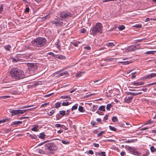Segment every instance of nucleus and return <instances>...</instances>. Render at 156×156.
I'll return each mask as SVG.
<instances>
[{
	"instance_id": "f257e3e1",
	"label": "nucleus",
	"mask_w": 156,
	"mask_h": 156,
	"mask_svg": "<svg viewBox=\"0 0 156 156\" xmlns=\"http://www.w3.org/2000/svg\"><path fill=\"white\" fill-rule=\"evenodd\" d=\"M58 147L53 143H49L46 144L44 146V150L37 149L36 151L41 154H46L47 155L53 154L55 151L57 150Z\"/></svg>"
},
{
	"instance_id": "f03ea898",
	"label": "nucleus",
	"mask_w": 156,
	"mask_h": 156,
	"mask_svg": "<svg viewBox=\"0 0 156 156\" xmlns=\"http://www.w3.org/2000/svg\"><path fill=\"white\" fill-rule=\"evenodd\" d=\"M10 74L13 78L16 80L22 79L25 77L23 71L17 68L12 69L10 72Z\"/></svg>"
},
{
	"instance_id": "7ed1b4c3",
	"label": "nucleus",
	"mask_w": 156,
	"mask_h": 156,
	"mask_svg": "<svg viewBox=\"0 0 156 156\" xmlns=\"http://www.w3.org/2000/svg\"><path fill=\"white\" fill-rule=\"evenodd\" d=\"M32 44L37 47L44 46L46 44V40L42 37H38L32 41Z\"/></svg>"
},
{
	"instance_id": "20e7f679",
	"label": "nucleus",
	"mask_w": 156,
	"mask_h": 156,
	"mask_svg": "<svg viewBox=\"0 0 156 156\" xmlns=\"http://www.w3.org/2000/svg\"><path fill=\"white\" fill-rule=\"evenodd\" d=\"M38 63H27L28 69L27 70V72L29 74L33 75L37 69L38 67Z\"/></svg>"
},
{
	"instance_id": "39448f33",
	"label": "nucleus",
	"mask_w": 156,
	"mask_h": 156,
	"mask_svg": "<svg viewBox=\"0 0 156 156\" xmlns=\"http://www.w3.org/2000/svg\"><path fill=\"white\" fill-rule=\"evenodd\" d=\"M103 26L101 23H98L94 27L92 30L91 34L94 36L98 33L101 34L102 32Z\"/></svg>"
},
{
	"instance_id": "423d86ee",
	"label": "nucleus",
	"mask_w": 156,
	"mask_h": 156,
	"mask_svg": "<svg viewBox=\"0 0 156 156\" xmlns=\"http://www.w3.org/2000/svg\"><path fill=\"white\" fill-rule=\"evenodd\" d=\"M60 15L61 18L66 20L67 19H68L69 17L72 16L73 14L69 12L63 11L60 13Z\"/></svg>"
},
{
	"instance_id": "0eeeda50",
	"label": "nucleus",
	"mask_w": 156,
	"mask_h": 156,
	"mask_svg": "<svg viewBox=\"0 0 156 156\" xmlns=\"http://www.w3.org/2000/svg\"><path fill=\"white\" fill-rule=\"evenodd\" d=\"M155 76H156V73H152L150 74L145 76L144 78V79H151Z\"/></svg>"
},
{
	"instance_id": "6e6552de",
	"label": "nucleus",
	"mask_w": 156,
	"mask_h": 156,
	"mask_svg": "<svg viewBox=\"0 0 156 156\" xmlns=\"http://www.w3.org/2000/svg\"><path fill=\"white\" fill-rule=\"evenodd\" d=\"M133 97L131 96L129 97H126L124 98L125 101L128 103H129L131 101V100L133 98Z\"/></svg>"
},
{
	"instance_id": "1a4fd4ad",
	"label": "nucleus",
	"mask_w": 156,
	"mask_h": 156,
	"mask_svg": "<svg viewBox=\"0 0 156 156\" xmlns=\"http://www.w3.org/2000/svg\"><path fill=\"white\" fill-rule=\"evenodd\" d=\"M10 112L12 113V115H19V110H13L10 111Z\"/></svg>"
},
{
	"instance_id": "9d476101",
	"label": "nucleus",
	"mask_w": 156,
	"mask_h": 156,
	"mask_svg": "<svg viewBox=\"0 0 156 156\" xmlns=\"http://www.w3.org/2000/svg\"><path fill=\"white\" fill-rule=\"evenodd\" d=\"M144 84V83L143 82H132L131 83V84L135 86H139L140 85H142Z\"/></svg>"
},
{
	"instance_id": "9b49d317",
	"label": "nucleus",
	"mask_w": 156,
	"mask_h": 156,
	"mask_svg": "<svg viewBox=\"0 0 156 156\" xmlns=\"http://www.w3.org/2000/svg\"><path fill=\"white\" fill-rule=\"evenodd\" d=\"M83 72H78L76 74V77L77 78L81 77L84 73Z\"/></svg>"
},
{
	"instance_id": "f8f14e48",
	"label": "nucleus",
	"mask_w": 156,
	"mask_h": 156,
	"mask_svg": "<svg viewBox=\"0 0 156 156\" xmlns=\"http://www.w3.org/2000/svg\"><path fill=\"white\" fill-rule=\"evenodd\" d=\"M138 49V48H136L135 46H134L133 45L130 46L129 48V50L130 51H134Z\"/></svg>"
},
{
	"instance_id": "ddd939ff",
	"label": "nucleus",
	"mask_w": 156,
	"mask_h": 156,
	"mask_svg": "<svg viewBox=\"0 0 156 156\" xmlns=\"http://www.w3.org/2000/svg\"><path fill=\"white\" fill-rule=\"evenodd\" d=\"M69 74V73L67 71H65L62 73H60L59 74V76H67Z\"/></svg>"
},
{
	"instance_id": "4468645a",
	"label": "nucleus",
	"mask_w": 156,
	"mask_h": 156,
	"mask_svg": "<svg viewBox=\"0 0 156 156\" xmlns=\"http://www.w3.org/2000/svg\"><path fill=\"white\" fill-rule=\"evenodd\" d=\"M130 63H131V62H129L128 61H124V62L121 61V62H118V63H122L124 65H128Z\"/></svg>"
},
{
	"instance_id": "2eb2a0df",
	"label": "nucleus",
	"mask_w": 156,
	"mask_h": 156,
	"mask_svg": "<svg viewBox=\"0 0 156 156\" xmlns=\"http://www.w3.org/2000/svg\"><path fill=\"white\" fill-rule=\"evenodd\" d=\"M45 136L46 135L44 133H41L40 134L38 137L40 139H43L44 138Z\"/></svg>"
},
{
	"instance_id": "dca6fc26",
	"label": "nucleus",
	"mask_w": 156,
	"mask_h": 156,
	"mask_svg": "<svg viewBox=\"0 0 156 156\" xmlns=\"http://www.w3.org/2000/svg\"><path fill=\"white\" fill-rule=\"evenodd\" d=\"M105 106L104 105H101L98 108V110H100V111H103L104 112L105 111Z\"/></svg>"
},
{
	"instance_id": "f3484780",
	"label": "nucleus",
	"mask_w": 156,
	"mask_h": 156,
	"mask_svg": "<svg viewBox=\"0 0 156 156\" xmlns=\"http://www.w3.org/2000/svg\"><path fill=\"white\" fill-rule=\"evenodd\" d=\"M4 48L7 51H10L11 46L9 45H6L4 46Z\"/></svg>"
},
{
	"instance_id": "a211bd4d",
	"label": "nucleus",
	"mask_w": 156,
	"mask_h": 156,
	"mask_svg": "<svg viewBox=\"0 0 156 156\" xmlns=\"http://www.w3.org/2000/svg\"><path fill=\"white\" fill-rule=\"evenodd\" d=\"M107 45L108 47H112L114 46L115 44L112 42H109L107 44Z\"/></svg>"
},
{
	"instance_id": "6ab92c4d",
	"label": "nucleus",
	"mask_w": 156,
	"mask_h": 156,
	"mask_svg": "<svg viewBox=\"0 0 156 156\" xmlns=\"http://www.w3.org/2000/svg\"><path fill=\"white\" fill-rule=\"evenodd\" d=\"M78 104H75L71 108V111H73V110H76L78 107Z\"/></svg>"
},
{
	"instance_id": "aec40b11",
	"label": "nucleus",
	"mask_w": 156,
	"mask_h": 156,
	"mask_svg": "<svg viewBox=\"0 0 156 156\" xmlns=\"http://www.w3.org/2000/svg\"><path fill=\"white\" fill-rule=\"evenodd\" d=\"M38 127V125H35L33 128L31 129V130L33 131H37V129Z\"/></svg>"
},
{
	"instance_id": "412c9836",
	"label": "nucleus",
	"mask_w": 156,
	"mask_h": 156,
	"mask_svg": "<svg viewBox=\"0 0 156 156\" xmlns=\"http://www.w3.org/2000/svg\"><path fill=\"white\" fill-rule=\"evenodd\" d=\"M61 103L60 102H57L55 104V107L56 108H58L61 106Z\"/></svg>"
},
{
	"instance_id": "4be33fe9",
	"label": "nucleus",
	"mask_w": 156,
	"mask_h": 156,
	"mask_svg": "<svg viewBox=\"0 0 156 156\" xmlns=\"http://www.w3.org/2000/svg\"><path fill=\"white\" fill-rule=\"evenodd\" d=\"M22 122L21 121H14L13 122L12 125H15L19 124H22Z\"/></svg>"
},
{
	"instance_id": "5701e85b",
	"label": "nucleus",
	"mask_w": 156,
	"mask_h": 156,
	"mask_svg": "<svg viewBox=\"0 0 156 156\" xmlns=\"http://www.w3.org/2000/svg\"><path fill=\"white\" fill-rule=\"evenodd\" d=\"M105 152L104 151L101 152L100 153H97L96 154V155H100L101 154V156H106L105 154Z\"/></svg>"
},
{
	"instance_id": "b1692460",
	"label": "nucleus",
	"mask_w": 156,
	"mask_h": 156,
	"mask_svg": "<svg viewBox=\"0 0 156 156\" xmlns=\"http://www.w3.org/2000/svg\"><path fill=\"white\" fill-rule=\"evenodd\" d=\"M128 149L130 152H132L133 153L134 152L135 150L133 147H128Z\"/></svg>"
},
{
	"instance_id": "393cba45",
	"label": "nucleus",
	"mask_w": 156,
	"mask_h": 156,
	"mask_svg": "<svg viewBox=\"0 0 156 156\" xmlns=\"http://www.w3.org/2000/svg\"><path fill=\"white\" fill-rule=\"evenodd\" d=\"M112 106L111 104H108L106 106V109L108 111L110 110V108L112 107Z\"/></svg>"
},
{
	"instance_id": "a878e982",
	"label": "nucleus",
	"mask_w": 156,
	"mask_h": 156,
	"mask_svg": "<svg viewBox=\"0 0 156 156\" xmlns=\"http://www.w3.org/2000/svg\"><path fill=\"white\" fill-rule=\"evenodd\" d=\"M112 90H109L108 92H106V95L108 97H109L111 96V94L112 93Z\"/></svg>"
},
{
	"instance_id": "bb28decb",
	"label": "nucleus",
	"mask_w": 156,
	"mask_h": 156,
	"mask_svg": "<svg viewBox=\"0 0 156 156\" xmlns=\"http://www.w3.org/2000/svg\"><path fill=\"white\" fill-rule=\"evenodd\" d=\"M156 52V51H147L146 52L145 54H154V53Z\"/></svg>"
},
{
	"instance_id": "cd10ccee",
	"label": "nucleus",
	"mask_w": 156,
	"mask_h": 156,
	"mask_svg": "<svg viewBox=\"0 0 156 156\" xmlns=\"http://www.w3.org/2000/svg\"><path fill=\"white\" fill-rule=\"evenodd\" d=\"M125 28V27L123 25L120 26L118 27V29L119 30H122Z\"/></svg>"
},
{
	"instance_id": "c85d7f7f",
	"label": "nucleus",
	"mask_w": 156,
	"mask_h": 156,
	"mask_svg": "<svg viewBox=\"0 0 156 156\" xmlns=\"http://www.w3.org/2000/svg\"><path fill=\"white\" fill-rule=\"evenodd\" d=\"M94 83H96V84H100L102 83V82L101 81V80H96L94 81Z\"/></svg>"
},
{
	"instance_id": "c756f323",
	"label": "nucleus",
	"mask_w": 156,
	"mask_h": 156,
	"mask_svg": "<svg viewBox=\"0 0 156 156\" xmlns=\"http://www.w3.org/2000/svg\"><path fill=\"white\" fill-rule=\"evenodd\" d=\"M142 92H132V95L133 96H136L141 94H142Z\"/></svg>"
},
{
	"instance_id": "7c9ffc66",
	"label": "nucleus",
	"mask_w": 156,
	"mask_h": 156,
	"mask_svg": "<svg viewBox=\"0 0 156 156\" xmlns=\"http://www.w3.org/2000/svg\"><path fill=\"white\" fill-rule=\"evenodd\" d=\"M59 113L60 115H62L63 116L65 115H66V112L65 111L62 110L59 111Z\"/></svg>"
},
{
	"instance_id": "2f4dec72",
	"label": "nucleus",
	"mask_w": 156,
	"mask_h": 156,
	"mask_svg": "<svg viewBox=\"0 0 156 156\" xmlns=\"http://www.w3.org/2000/svg\"><path fill=\"white\" fill-rule=\"evenodd\" d=\"M83 108L81 106H79L78 108L79 111L81 112H84Z\"/></svg>"
},
{
	"instance_id": "473e14b6",
	"label": "nucleus",
	"mask_w": 156,
	"mask_h": 156,
	"mask_svg": "<svg viewBox=\"0 0 156 156\" xmlns=\"http://www.w3.org/2000/svg\"><path fill=\"white\" fill-rule=\"evenodd\" d=\"M98 105H94L92 109V111L95 112L98 108Z\"/></svg>"
},
{
	"instance_id": "72a5a7b5",
	"label": "nucleus",
	"mask_w": 156,
	"mask_h": 156,
	"mask_svg": "<svg viewBox=\"0 0 156 156\" xmlns=\"http://www.w3.org/2000/svg\"><path fill=\"white\" fill-rule=\"evenodd\" d=\"M10 96L9 95L4 96H0V99H6L10 98Z\"/></svg>"
},
{
	"instance_id": "f704fd0d",
	"label": "nucleus",
	"mask_w": 156,
	"mask_h": 156,
	"mask_svg": "<svg viewBox=\"0 0 156 156\" xmlns=\"http://www.w3.org/2000/svg\"><path fill=\"white\" fill-rule=\"evenodd\" d=\"M150 150H151V152H154L156 150L155 148L153 146H152L151 147Z\"/></svg>"
},
{
	"instance_id": "c9c22d12",
	"label": "nucleus",
	"mask_w": 156,
	"mask_h": 156,
	"mask_svg": "<svg viewBox=\"0 0 156 156\" xmlns=\"http://www.w3.org/2000/svg\"><path fill=\"white\" fill-rule=\"evenodd\" d=\"M112 120L113 122H116L118 121V120L117 117L116 116H114L112 119Z\"/></svg>"
},
{
	"instance_id": "e433bc0d",
	"label": "nucleus",
	"mask_w": 156,
	"mask_h": 156,
	"mask_svg": "<svg viewBox=\"0 0 156 156\" xmlns=\"http://www.w3.org/2000/svg\"><path fill=\"white\" fill-rule=\"evenodd\" d=\"M109 128L111 130H112L113 131H116V129L115 127L111 126H109Z\"/></svg>"
},
{
	"instance_id": "4c0bfd02",
	"label": "nucleus",
	"mask_w": 156,
	"mask_h": 156,
	"mask_svg": "<svg viewBox=\"0 0 156 156\" xmlns=\"http://www.w3.org/2000/svg\"><path fill=\"white\" fill-rule=\"evenodd\" d=\"M10 120L9 119L5 118L2 120V123H4L8 122Z\"/></svg>"
},
{
	"instance_id": "58836bf2",
	"label": "nucleus",
	"mask_w": 156,
	"mask_h": 156,
	"mask_svg": "<svg viewBox=\"0 0 156 156\" xmlns=\"http://www.w3.org/2000/svg\"><path fill=\"white\" fill-rule=\"evenodd\" d=\"M19 114H23L25 112L27 111V110L26 109L25 110H19Z\"/></svg>"
},
{
	"instance_id": "ea45409f",
	"label": "nucleus",
	"mask_w": 156,
	"mask_h": 156,
	"mask_svg": "<svg viewBox=\"0 0 156 156\" xmlns=\"http://www.w3.org/2000/svg\"><path fill=\"white\" fill-rule=\"evenodd\" d=\"M62 142L64 144H69V142L67 141H65L63 140H61Z\"/></svg>"
},
{
	"instance_id": "a19ab883",
	"label": "nucleus",
	"mask_w": 156,
	"mask_h": 156,
	"mask_svg": "<svg viewBox=\"0 0 156 156\" xmlns=\"http://www.w3.org/2000/svg\"><path fill=\"white\" fill-rule=\"evenodd\" d=\"M114 58H110L109 57H107L106 59L105 60V61H111Z\"/></svg>"
},
{
	"instance_id": "79ce46f5",
	"label": "nucleus",
	"mask_w": 156,
	"mask_h": 156,
	"mask_svg": "<svg viewBox=\"0 0 156 156\" xmlns=\"http://www.w3.org/2000/svg\"><path fill=\"white\" fill-rule=\"evenodd\" d=\"M54 112L55 111L54 110H52L51 111L49 112V113H48V115L49 116H51L54 114Z\"/></svg>"
},
{
	"instance_id": "37998d69",
	"label": "nucleus",
	"mask_w": 156,
	"mask_h": 156,
	"mask_svg": "<svg viewBox=\"0 0 156 156\" xmlns=\"http://www.w3.org/2000/svg\"><path fill=\"white\" fill-rule=\"evenodd\" d=\"M133 154L134 155H140V153H139L138 151H136L135 150L134 152H133Z\"/></svg>"
},
{
	"instance_id": "c03bdc74",
	"label": "nucleus",
	"mask_w": 156,
	"mask_h": 156,
	"mask_svg": "<svg viewBox=\"0 0 156 156\" xmlns=\"http://www.w3.org/2000/svg\"><path fill=\"white\" fill-rule=\"evenodd\" d=\"M61 98L62 99H66V98H70V97L69 95L64 96H62L61 97Z\"/></svg>"
},
{
	"instance_id": "a18cd8bd",
	"label": "nucleus",
	"mask_w": 156,
	"mask_h": 156,
	"mask_svg": "<svg viewBox=\"0 0 156 156\" xmlns=\"http://www.w3.org/2000/svg\"><path fill=\"white\" fill-rule=\"evenodd\" d=\"M109 116L108 115H105L104 117V120L105 121V122L106 121L105 120H107L108 119V117Z\"/></svg>"
},
{
	"instance_id": "49530a36",
	"label": "nucleus",
	"mask_w": 156,
	"mask_h": 156,
	"mask_svg": "<svg viewBox=\"0 0 156 156\" xmlns=\"http://www.w3.org/2000/svg\"><path fill=\"white\" fill-rule=\"evenodd\" d=\"M105 133V132L104 131H102L100 132V133L97 135V137L99 136H100L101 135H102L104 133Z\"/></svg>"
},
{
	"instance_id": "de8ad7c7",
	"label": "nucleus",
	"mask_w": 156,
	"mask_h": 156,
	"mask_svg": "<svg viewBox=\"0 0 156 156\" xmlns=\"http://www.w3.org/2000/svg\"><path fill=\"white\" fill-rule=\"evenodd\" d=\"M69 105V102H63L62 103V105L63 106H68Z\"/></svg>"
},
{
	"instance_id": "09e8293b",
	"label": "nucleus",
	"mask_w": 156,
	"mask_h": 156,
	"mask_svg": "<svg viewBox=\"0 0 156 156\" xmlns=\"http://www.w3.org/2000/svg\"><path fill=\"white\" fill-rule=\"evenodd\" d=\"M29 11L30 8L29 7H27L25 9L24 12L26 13H28L29 12Z\"/></svg>"
},
{
	"instance_id": "8fccbe9b",
	"label": "nucleus",
	"mask_w": 156,
	"mask_h": 156,
	"mask_svg": "<svg viewBox=\"0 0 156 156\" xmlns=\"http://www.w3.org/2000/svg\"><path fill=\"white\" fill-rule=\"evenodd\" d=\"M33 106V105H27V106H24L21 107L20 108L21 109H23L24 108H29V107H30Z\"/></svg>"
},
{
	"instance_id": "3c124183",
	"label": "nucleus",
	"mask_w": 156,
	"mask_h": 156,
	"mask_svg": "<svg viewBox=\"0 0 156 156\" xmlns=\"http://www.w3.org/2000/svg\"><path fill=\"white\" fill-rule=\"evenodd\" d=\"M3 10V5L1 4L0 6V14L2 11Z\"/></svg>"
},
{
	"instance_id": "603ef678",
	"label": "nucleus",
	"mask_w": 156,
	"mask_h": 156,
	"mask_svg": "<svg viewBox=\"0 0 156 156\" xmlns=\"http://www.w3.org/2000/svg\"><path fill=\"white\" fill-rule=\"evenodd\" d=\"M49 102L44 103V104H42L41 105V107H44L46 106L47 105H49Z\"/></svg>"
},
{
	"instance_id": "864d4df0",
	"label": "nucleus",
	"mask_w": 156,
	"mask_h": 156,
	"mask_svg": "<svg viewBox=\"0 0 156 156\" xmlns=\"http://www.w3.org/2000/svg\"><path fill=\"white\" fill-rule=\"evenodd\" d=\"M84 48L87 50H90V47L89 46H87L84 47Z\"/></svg>"
},
{
	"instance_id": "5fc2aeb1",
	"label": "nucleus",
	"mask_w": 156,
	"mask_h": 156,
	"mask_svg": "<svg viewBox=\"0 0 156 156\" xmlns=\"http://www.w3.org/2000/svg\"><path fill=\"white\" fill-rule=\"evenodd\" d=\"M62 126L60 124H57L55 125V126L57 127H62Z\"/></svg>"
},
{
	"instance_id": "6e6d98bb",
	"label": "nucleus",
	"mask_w": 156,
	"mask_h": 156,
	"mask_svg": "<svg viewBox=\"0 0 156 156\" xmlns=\"http://www.w3.org/2000/svg\"><path fill=\"white\" fill-rule=\"evenodd\" d=\"M94 146L96 147H99V144H96L95 143H94L93 144Z\"/></svg>"
},
{
	"instance_id": "4d7b16f0",
	"label": "nucleus",
	"mask_w": 156,
	"mask_h": 156,
	"mask_svg": "<svg viewBox=\"0 0 156 156\" xmlns=\"http://www.w3.org/2000/svg\"><path fill=\"white\" fill-rule=\"evenodd\" d=\"M90 123L93 126H94L97 124L94 121H92Z\"/></svg>"
},
{
	"instance_id": "13d9d810",
	"label": "nucleus",
	"mask_w": 156,
	"mask_h": 156,
	"mask_svg": "<svg viewBox=\"0 0 156 156\" xmlns=\"http://www.w3.org/2000/svg\"><path fill=\"white\" fill-rule=\"evenodd\" d=\"M53 94H54V93H50V94L46 95L44 96V97H49L50 96H51V95H52Z\"/></svg>"
},
{
	"instance_id": "bf43d9fd",
	"label": "nucleus",
	"mask_w": 156,
	"mask_h": 156,
	"mask_svg": "<svg viewBox=\"0 0 156 156\" xmlns=\"http://www.w3.org/2000/svg\"><path fill=\"white\" fill-rule=\"evenodd\" d=\"M12 61L13 62H17L19 60V59L18 58H12Z\"/></svg>"
},
{
	"instance_id": "052dcab7",
	"label": "nucleus",
	"mask_w": 156,
	"mask_h": 156,
	"mask_svg": "<svg viewBox=\"0 0 156 156\" xmlns=\"http://www.w3.org/2000/svg\"><path fill=\"white\" fill-rule=\"evenodd\" d=\"M80 42H78V43H73V45L75 47L77 46L78 44L79 43H80Z\"/></svg>"
},
{
	"instance_id": "680f3d73",
	"label": "nucleus",
	"mask_w": 156,
	"mask_h": 156,
	"mask_svg": "<svg viewBox=\"0 0 156 156\" xmlns=\"http://www.w3.org/2000/svg\"><path fill=\"white\" fill-rule=\"evenodd\" d=\"M86 31L84 28L82 29L81 30V32L82 33H85Z\"/></svg>"
},
{
	"instance_id": "e2e57ef3",
	"label": "nucleus",
	"mask_w": 156,
	"mask_h": 156,
	"mask_svg": "<svg viewBox=\"0 0 156 156\" xmlns=\"http://www.w3.org/2000/svg\"><path fill=\"white\" fill-rule=\"evenodd\" d=\"M25 47L26 48L25 49H30V46L29 45H26L25 46Z\"/></svg>"
},
{
	"instance_id": "0e129e2a",
	"label": "nucleus",
	"mask_w": 156,
	"mask_h": 156,
	"mask_svg": "<svg viewBox=\"0 0 156 156\" xmlns=\"http://www.w3.org/2000/svg\"><path fill=\"white\" fill-rule=\"evenodd\" d=\"M37 108V107H35L33 108H32L26 109V110H27V111H32L34 109H35L36 108Z\"/></svg>"
},
{
	"instance_id": "69168bd1",
	"label": "nucleus",
	"mask_w": 156,
	"mask_h": 156,
	"mask_svg": "<svg viewBox=\"0 0 156 156\" xmlns=\"http://www.w3.org/2000/svg\"><path fill=\"white\" fill-rule=\"evenodd\" d=\"M149 152H146V154H143L142 156H147L149 155Z\"/></svg>"
},
{
	"instance_id": "338daca9",
	"label": "nucleus",
	"mask_w": 156,
	"mask_h": 156,
	"mask_svg": "<svg viewBox=\"0 0 156 156\" xmlns=\"http://www.w3.org/2000/svg\"><path fill=\"white\" fill-rule=\"evenodd\" d=\"M156 84V82H155V83H150V84H147V86H148H148H150L151 85H154V84Z\"/></svg>"
},
{
	"instance_id": "774afa93",
	"label": "nucleus",
	"mask_w": 156,
	"mask_h": 156,
	"mask_svg": "<svg viewBox=\"0 0 156 156\" xmlns=\"http://www.w3.org/2000/svg\"><path fill=\"white\" fill-rule=\"evenodd\" d=\"M88 153L90 154H94L93 151L91 150H89V151Z\"/></svg>"
}]
</instances>
